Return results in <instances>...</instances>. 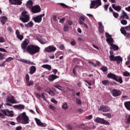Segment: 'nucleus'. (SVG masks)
I'll return each mask as SVG.
<instances>
[{
  "mask_svg": "<svg viewBox=\"0 0 130 130\" xmlns=\"http://www.w3.org/2000/svg\"><path fill=\"white\" fill-rule=\"evenodd\" d=\"M84 82L85 83H86V84H88V86H92V82L91 81H88V80H85Z\"/></svg>",
  "mask_w": 130,
  "mask_h": 130,
  "instance_id": "nucleus-51",
  "label": "nucleus"
},
{
  "mask_svg": "<svg viewBox=\"0 0 130 130\" xmlns=\"http://www.w3.org/2000/svg\"><path fill=\"white\" fill-rule=\"evenodd\" d=\"M64 20H66L64 18L60 19L59 20V23H61V24H63V22L64 21Z\"/></svg>",
  "mask_w": 130,
  "mask_h": 130,
  "instance_id": "nucleus-59",
  "label": "nucleus"
},
{
  "mask_svg": "<svg viewBox=\"0 0 130 130\" xmlns=\"http://www.w3.org/2000/svg\"><path fill=\"white\" fill-rule=\"evenodd\" d=\"M22 0H15V5H22Z\"/></svg>",
  "mask_w": 130,
  "mask_h": 130,
  "instance_id": "nucleus-42",
  "label": "nucleus"
},
{
  "mask_svg": "<svg viewBox=\"0 0 130 130\" xmlns=\"http://www.w3.org/2000/svg\"><path fill=\"white\" fill-rule=\"evenodd\" d=\"M63 31L64 32H69V31H70V27L68 24H66L63 26Z\"/></svg>",
  "mask_w": 130,
  "mask_h": 130,
  "instance_id": "nucleus-36",
  "label": "nucleus"
},
{
  "mask_svg": "<svg viewBox=\"0 0 130 130\" xmlns=\"http://www.w3.org/2000/svg\"><path fill=\"white\" fill-rule=\"evenodd\" d=\"M94 121L95 122H98L99 123H101L102 124H105V125H109L110 123L108 121H106L104 119L101 118L99 117L96 118Z\"/></svg>",
  "mask_w": 130,
  "mask_h": 130,
  "instance_id": "nucleus-9",
  "label": "nucleus"
},
{
  "mask_svg": "<svg viewBox=\"0 0 130 130\" xmlns=\"http://www.w3.org/2000/svg\"><path fill=\"white\" fill-rule=\"evenodd\" d=\"M105 116H107L108 118H111V114L109 113L105 114Z\"/></svg>",
  "mask_w": 130,
  "mask_h": 130,
  "instance_id": "nucleus-60",
  "label": "nucleus"
},
{
  "mask_svg": "<svg viewBox=\"0 0 130 130\" xmlns=\"http://www.w3.org/2000/svg\"><path fill=\"white\" fill-rule=\"evenodd\" d=\"M112 7L115 11H117V12H119L121 10V6L119 5H116L115 4H112Z\"/></svg>",
  "mask_w": 130,
  "mask_h": 130,
  "instance_id": "nucleus-24",
  "label": "nucleus"
},
{
  "mask_svg": "<svg viewBox=\"0 0 130 130\" xmlns=\"http://www.w3.org/2000/svg\"><path fill=\"white\" fill-rule=\"evenodd\" d=\"M107 77L109 79H112L113 80L116 81V82H119L120 84H122V78H121V77H118L115 74L112 73L109 74Z\"/></svg>",
  "mask_w": 130,
  "mask_h": 130,
  "instance_id": "nucleus-6",
  "label": "nucleus"
},
{
  "mask_svg": "<svg viewBox=\"0 0 130 130\" xmlns=\"http://www.w3.org/2000/svg\"><path fill=\"white\" fill-rule=\"evenodd\" d=\"M0 21L3 25H5L6 24V22L8 21V18L6 16H2L0 18Z\"/></svg>",
  "mask_w": 130,
  "mask_h": 130,
  "instance_id": "nucleus-25",
  "label": "nucleus"
},
{
  "mask_svg": "<svg viewBox=\"0 0 130 130\" xmlns=\"http://www.w3.org/2000/svg\"><path fill=\"white\" fill-rule=\"evenodd\" d=\"M17 101L15 100V98H14V96L13 95H9L6 100V105L8 106H12V104H14V103H16Z\"/></svg>",
  "mask_w": 130,
  "mask_h": 130,
  "instance_id": "nucleus-7",
  "label": "nucleus"
},
{
  "mask_svg": "<svg viewBox=\"0 0 130 130\" xmlns=\"http://www.w3.org/2000/svg\"><path fill=\"white\" fill-rule=\"evenodd\" d=\"M49 95H51V96H54L55 95V93H54V92H53V91L51 90L49 92Z\"/></svg>",
  "mask_w": 130,
  "mask_h": 130,
  "instance_id": "nucleus-57",
  "label": "nucleus"
},
{
  "mask_svg": "<svg viewBox=\"0 0 130 130\" xmlns=\"http://www.w3.org/2000/svg\"><path fill=\"white\" fill-rule=\"evenodd\" d=\"M71 44L73 46L76 45V41H75V40H73L71 42Z\"/></svg>",
  "mask_w": 130,
  "mask_h": 130,
  "instance_id": "nucleus-61",
  "label": "nucleus"
},
{
  "mask_svg": "<svg viewBox=\"0 0 130 130\" xmlns=\"http://www.w3.org/2000/svg\"><path fill=\"white\" fill-rule=\"evenodd\" d=\"M26 6L28 9L31 10L32 7H33L32 6H33V1H32L31 0H28L26 2Z\"/></svg>",
  "mask_w": 130,
  "mask_h": 130,
  "instance_id": "nucleus-23",
  "label": "nucleus"
},
{
  "mask_svg": "<svg viewBox=\"0 0 130 130\" xmlns=\"http://www.w3.org/2000/svg\"><path fill=\"white\" fill-rule=\"evenodd\" d=\"M51 102L54 103V104H57V103H58L57 101L55 100V99H51Z\"/></svg>",
  "mask_w": 130,
  "mask_h": 130,
  "instance_id": "nucleus-53",
  "label": "nucleus"
},
{
  "mask_svg": "<svg viewBox=\"0 0 130 130\" xmlns=\"http://www.w3.org/2000/svg\"><path fill=\"white\" fill-rule=\"evenodd\" d=\"M110 56H109V58H110V60H112L113 61H115L116 59V56H114V55H113V51L112 50H110Z\"/></svg>",
  "mask_w": 130,
  "mask_h": 130,
  "instance_id": "nucleus-20",
  "label": "nucleus"
},
{
  "mask_svg": "<svg viewBox=\"0 0 130 130\" xmlns=\"http://www.w3.org/2000/svg\"><path fill=\"white\" fill-rule=\"evenodd\" d=\"M35 119L37 124H38L39 125V126H42V127L46 126V124L41 122V120H40V119H39L37 118H36Z\"/></svg>",
  "mask_w": 130,
  "mask_h": 130,
  "instance_id": "nucleus-17",
  "label": "nucleus"
},
{
  "mask_svg": "<svg viewBox=\"0 0 130 130\" xmlns=\"http://www.w3.org/2000/svg\"><path fill=\"white\" fill-rule=\"evenodd\" d=\"M3 59H5V54L0 52V60H3Z\"/></svg>",
  "mask_w": 130,
  "mask_h": 130,
  "instance_id": "nucleus-44",
  "label": "nucleus"
},
{
  "mask_svg": "<svg viewBox=\"0 0 130 130\" xmlns=\"http://www.w3.org/2000/svg\"><path fill=\"white\" fill-rule=\"evenodd\" d=\"M5 41V38H4L3 37H0V43H4Z\"/></svg>",
  "mask_w": 130,
  "mask_h": 130,
  "instance_id": "nucleus-54",
  "label": "nucleus"
},
{
  "mask_svg": "<svg viewBox=\"0 0 130 130\" xmlns=\"http://www.w3.org/2000/svg\"><path fill=\"white\" fill-rule=\"evenodd\" d=\"M120 18H124V19H128V16H127V14L124 12V11L122 10L121 12V16Z\"/></svg>",
  "mask_w": 130,
  "mask_h": 130,
  "instance_id": "nucleus-29",
  "label": "nucleus"
},
{
  "mask_svg": "<svg viewBox=\"0 0 130 130\" xmlns=\"http://www.w3.org/2000/svg\"><path fill=\"white\" fill-rule=\"evenodd\" d=\"M16 34L17 38L19 39V40H22L24 37L22 35H20V31L19 30H16Z\"/></svg>",
  "mask_w": 130,
  "mask_h": 130,
  "instance_id": "nucleus-28",
  "label": "nucleus"
},
{
  "mask_svg": "<svg viewBox=\"0 0 130 130\" xmlns=\"http://www.w3.org/2000/svg\"><path fill=\"white\" fill-rule=\"evenodd\" d=\"M27 14V11L23 10L21 13V16L20 17V21L23 23H27L30 21V17Z\"/></svg>",
  "mask_w": 130,
  "mask_h": 130,
  "instance_id": "nucleus-5",
  "label": "nucleus"
},
{
  "mask_svg": "<svg viewBox=\"0 0 130 130\" xmlns=\"http://www.w3.org/2000/svg\"><path fill=\"white\" fill-rule=\"evenodd\" d=\"M124 105L125 108L127 109V110H128L129 111H130V101L125 102L124 103Z\"/></svg>",
  "mask_w": 130,
  "mask_h": 130,
  "instance_id": "nucleus-27",
  "label": "nucleus"
},
{
  "mask_svg": "<svg viewBox=\"0 0 130 130\" xmlns=\"http://www.w3.org/2000/svg\"><path fill=\"white\" fill-rule=\"evenodd\" d=\"M9 2L11 5H16V0H9Z\"/></svg>",
  "mask_w": 130,
  "mask_h": 130,
  "instance_id": "nucleus-56",
  "label": "nucleus"
},
{
  "mask_svg": "<svg viewBox=\"0 0 130 130\" xmlns=\"http://www.w3.org/2000/svg\"><path fill=\"white\" fill-rule=\"evenodd\" d=\"M56 50V48L53 46H49L44 50V52H53Z\"/></svg>",
  "mask_w": 130,
  "mask_h": 130,
  "instance_id": "nucleus-14",
  "label": "nucleus"
},
{
  "mask_svg": "<svg viewBox=\"0 0 130 130\" xmlns=\"http://www.w3.org/2000/svg\"><path fill=\"white\" fill-rule=\"evenodd\" d=\"M88 62L90 66H92L93 67H96V64L93 63L92 61H88Z\"/></svg>",
  "mask_w": 130,
  "mask_h": 130,
  "instance_id": "nucleus-58",
  "label": "nucleus"
},
{
  "mask_svg": "<svg viewBox=\"0 0 130 130\" xmlns=\"http://www.w3.org/2000/svg\"><path fill=\"white\" fill-rule=\"evenodd\" d=\"M36 72V67L35 66H31L29 68V73L30 75H33Z\"/></svg>",
  "mask_w": 130,
  "mask_h": 130,
  "instance_id": "nucleus-26",
  "label": "nucleus"
},
{
  "mask_svg": "<svg viewBox=\"0 0 130 130\" xmlns=\"http://www.w3.org/2000/svg\"><path fill=\"white\" fill-rule=\"evenodd\" d=\"M100 109L104 111V112H107V111H110V108L107 106H101Z\"/></svg>",
  "mask_w": 130,
  "mask_h": 130,
  "instance_id": "nucleus-21",
  "label": "nucleus"
},
{
  "mask_svg": "<svg viewBox=\"0 0 130 130\" xmlns=\"http://www.w3.org/2000/svg\"><path fill=\"white\" fill-rule=\"evenodd\" d=\"M86 119H89V120H90V119H92V118H93V115H89L88 116H86L85 117Z\"/></svg>",
  "mask_w": 130,
  "mask_h": 130,
  "instance_id": "nucleus-48",
  "label": "nucleus"
},
{
  "mask_svg": "<svg viewBox=\"0 0 130 130\" xmlns=\"http://www.w3.org/2000/svg\"><path fill=\"white\" fill-rule=\"evenodd\" d=\"M37 40L41 44H45L46 43H47V38L46 37H41L40 36H38L37 37Z\"/></svg>",
  "mask_w": 130,
  "mask_h": 130,
  "instance_id": "nucleus-11",
  "label": "nucleus"
},
{
  "mask_svg": "<svg viewBox=\"0 0 130 130\" xmlns=\"http://www.w3.org/2000/svg\"><path fill=\"white\" fill-rule=\"evenodd\" d=\"M101 71H103L104 73H105V72H107V68L105 67H103L101 68Z\"/></svg>",
  "mask_w": 130,
  "mask_h": 130,
  "instance_id": "nucleus-50",
  "label": "nucleus"
},
{
  "mask_svg": "<svg viewBox=\"0 0 130 130\" xmlns=\"http://www.w3.org/2000/svg\"><path fill=\"white\" fill-rule=\"evenodd\" d=\"M26 84L28 87H31L34 85V81L33 80H30V76L29 74H26L25 75Z\"/></svg>",
  "mask_w": 130,
  "mask_h": 130,
  "instance_id": "nucleus-10",
  "label": "nucleus"
},
{
  "mask_svg": "<svg viewBox=\"0 0 130 130\" xmlns=\"http://www.w3.org/2000/svg\"><path fill=\"white\" fill-rule=\"evenodd\" d=\"M0 51H2V52H8L6 49L2 48H0Z\"/></svg>",
  "mask_w": 130,
  "mask_h": 130,
  "instance_id": "nucleus-64",
  "label": "nucleus"
},
{
  "mask_svg": "<svg viewBox=\"0 0 130 130\" xmlns=\"http://www.w3.org/2000/svg\"><path fill=\"white\" fill-rule=\"evenodd\" d=\"M2 113H0V117L4 118L5 116H9V117H13L14 116V111H10L9 109L3 110H1Z\"/></svg>",
  "mask_w": 130,
  "mask_h": 130,
  "instance_id": "nucleus-4",
  "label": "nucleus"
},
{
  "mask_svg": "<svg viewBox=\"0 0 130 130\" xmlns=\"http://www.w3.org/2000/svg\"><path fill=\"white\" fill-rule=\"evenodd\" d=\"M26 51L29 54L33 55L40 51V48L37 46L28 45L26 47Z\"/></svg>",
  "mask_w": 130,
  "mask_h": 130,
  "instance_id": "nucleus-2",
  "label": "nucleus"
},
{
  "mask_svg": "<svg viewBox=\"0 0 130 130\" xmlns=\"http://www.w3.org/2000/svg\"><path fill=\"white\" fill-rule=\"evenodd\" d=\"M101 5H102L101 0H93L91 3L90 8V9H97Z\"/></svg>",
  "mask_w": 130,
  "mask_h": 130,
  "instance_id": "nucleus-8",
  "label": "nucleus"
},
{
  "mask_svg": "<svg viewBox=\"0 0 130 130\" xmlns=\"http://www.w3.org/2000/svg\"><path fill=\"white\" fill-rule=\"evenodd\" d=\"M125 29L126 31H130V25L129 26L125 27Z\"/></svg>",
  "mask_w": 130,
  "mask_h": 130,
  "instance_id": "nucleus-62",
  "label": "nucleus"
},
{
  "mask_svg": "<svg viewBox=\"0 0 130 130\" xmlns=\"http://www.w3.org/2000/svg\"><path fill=\"white\" fill-rule=\"evenodd\" d=\"M129 75V73L127 72V71H125L123 73V76H124V77H128Z\"/></svg>",
  "mask_w": 130,
  "mask_h": 130,
  "instance_id": "nucleus-45",
  "label": "nucleus"
},
{
  "mask_svg": "<svg viewBox=\"0 0 130 130\" xmlns=\"http://www.w3.org/2000/svg\"><path fill=\"white\" fill-rule=\"evenodd\" d=\"M30 12H31V13H32L33 14H36L37 13H39V12H40L41 11V8L39 6H32L31 7V9H29Z\"/></svg>",
  "mask_w": 130,
  "mask_h": 130,
  "instance_id": "nucleus-12",
  "label": "nucleus"
},
{
  "mask_svg": "<svg viewBox=\"0 0 130 130\" xmlns=\"http://www.w3.org/2000/svg\"><path fill=\"white\" fill-rule=\"evenodd\" d=\"M41 96L42 98L43 99V100H44L45 101H47V100L46 99V98H45V96H44V93H42L41 94Z\"/></svg>",
  "mask_w": 130,
  "mask_h": 130,
  "instance_id": "nucleus-55",
  "label": "nucleus"
},
{
  "mask_svg": "<svg viewBox=\"0 0 130 130\" xmlns=\"http://www.w3.org/2000/svg\"><path fill=\"white\" fill-rule=\"evenodd\" d=\"M106 37L107 38V42L108 44L110 45V49L113 50H118V46L113 44V39L111 38V36L109 34L106 32Z\"/></svg>",
  "mask_w": 130,
  "mask_h": 130,
  "instance_id": "nucleus-3",
  "label": "nucleus"
},
{
  "mask_svg": "<svg viewBox=\"0 0 130 130\" xmlns=\"http://www.w3.org/2000/svg\"><path fill=\"white\" fill-rule=\"evenodd\" d=\"M29 40H25L23 42L21 45V48L23 49V50H25L26 49V48L27 47V45L29 44Z\"/></svg>",
  "mask_w": 130,
  "mask_h": 130,
  "instance_id": "nucleus-16",
  "label": "nucleus"
},
{
  "mask_svg": "<svg viewBox=\"0 0 130 130\" xmlns=\"http://www.w3.org/2000/svg\"><path fill=\"white\" fill-rule=\"evenodd\" d=\"M58 78V76L56 75H51L49 76L48 80L49 81V82H53L54 80L57 79Z\"/></svg>",
  "mask_w": 130,
  "mask_h": 130,
  "instance_id": "nucleus-22",
  "label": "nucleus"
},
{
  "mask_svg": "<svg viewBox=\"0 0 130 130\" xmlns=\"http://www.w3.org/2000/svg\"><path fill=\"white\" fill-rule=\"evenodd\" d=\"M115 61H117V63H120L122 61V57H121L120 56H116Z\"/></svg>",
  "mask_w": 130,
  "mask_h": 130,
  "instance_id": "nucleus-34",
  "label": "nucleus"
},
{
  "mask_svg": "<svg viewBox=\"0 0 130 130\" xmlns=\"http://www.w3.org/2000/svg\"><path fill=\"white\" fill-rule=\"evenodd\" d=\"M60 6L62 7H63L64 9H67L69 8V6L68 5L63 4V3H60Z\"/></svg>",
  "mask_w": 130,
  "mask_h": 130,
  "instance_id": "nucleus-43",
  "label": "nucleus"
},
{
  "mask_svg": "<svg viewBox=\"0 0 130 130\" xmlns=\"http://www.w3.org/2000/svg\"><path fill=\"white\" fill-rule=\"evenodd\" d=\"M34 24L32 22H29L27 24H25L26 28H32V26H34Z\"/></svg>",
  "mask_w": 130,
  "mask_h": 130,
  "instance_id": "nucleus-35",
  "label": "nucleus"
},
{
  "mask_svg": "<svg viewBox=\"0 0 130 130\" xmlns=\"http://www.w3.org/2000/svg\"><path fill=\"white\" fill-rule=\"evenodd\" d=\"M17 122L22 124H27L29 123V116L26 114V112H23L20 114L17 118Z\"/></svg>",
  "mask_w": 130,
  "mask_h": 130,
  "instance_id": "nucleus-1",
  "label": "nucleus"
},
{
  "mask_svg": "<svg viewBox=\"0 0 130 130\" xmlns=\"http://www.w3.org/2000/svg\"><path fill=\"white\" fill-rule=\"evenodd\" d=\"M99 31L102 34L104 33V26L101 22H99Z\"/></svg>",
  "mask_w": 130,
  "mask_h": 130,
  "instance_id": "nucleus-18",
  "label": "nucleus"
},
{
  "mask_svg": "<svg viewBox=\"0 0 130 130\" xmlns=\"http://www.w3.org/2000/svg\"><path fill=\"white\" fill-rule=\"evenodd\" d=\"M44 15H40L35 17H33V20L35 23H41L42 21V17H44Z\"/></svg>",
  "mask_w": 130,
  "mask_h": 130,
  "instance_id": "nucleus-15",
  "label": "nucleus"
},
{
  "mask_svg": "<svg viewBox=\"0 0 130 130\" xmlns=\"http://www.w3.org/2000/svg\"><path fill=\"white\" fill-rule=\"evenodd\" d=\"M125 122L127 123V124H130V114H128L125 116Z\"/></svg>",
  "mask_w": 130,
  "mask_h": 130,
  "instance_id": "nucleus-30",
  "label": "nucleus"
},
{
  "mask_svg": "<svg viewBox=\"0 0 130 130\" xmlns=\"http://www.w3.org/2000/svg\"><path fill=\"white\" fill-rule=\"evenodd\" d=\"M13 107H14V108H18V109H24L25 108V106L20 104L14 105Z\"/></svg>",
  "mask_w": 130,
  "mask_h": 130,
  "instance_id": "nucleus-32",
  "label": "nucleus"
},
{
  "mask_svg": "<svg viewBox=\"0 0 130 130\" xmlns=\"http://www.w3.org/2000/svg\"><path fill=\"white\" fill-rule=\"evenodd\" d=\"M121 24H122V25H127V21L124 19L122 20L121 21Z\"/></svg>",
  "mask_w": 130,
  "mask_h": 130,
  "instance_id": "nucleus-46",
  "label": "nucleus"
},
{
  "mask_svg": "<svg viewBox=\"0 0 130 130\" xmlns=\"http://www.w3.org/2000/svg\"><path fill=\"white\" fill-rule=\"evenodd\" d=\"M14 60V58L12 57H9L5 60V61L3 63V64H5V62H9V61H12V60Z\"/></svg>",
  "mask_w": 130,
  "mask_h": 130,
  "instance_id": "nucleus-37",
  "label": "nucleus"
},
{
  "mask_svg": "<svg viewBox=\"0 0 130 130\" xmlns=\"http://www.w3.org/2000/svg\"><path fill=\"white\" fill-rule=\"evenodd\" d=\"M49 108L51 110H53V111H54V110H55V107L51 105H49Z\"/></svg>",
  "mask_w": 130,
  "mask_h": 130,
  "instance_id": "nucleus-49",
  "label": "nucleus"
},
{
  "mask_svg": "<svg viewBox=\"0 0 130 130\" xmlns=\"http://www.w3.org/2000/svg\"><path fill=\"white\" fill-rule=\"evenodd\" d=\"M18 60L21 62H24L25 63H28V64H31V66H35V63H34L33 62H31V61H29L24 59H18Z\"/></svg>",
  "mask_w": 130,
  "mask_h": 130,
  "instance_id": "nucleus-19",
  "label": "nucleus"
},
{
  "mask_svg": "<svg viewBox=\"0 0 130 130\" xmlns=\"http://www.w3.org/2000/svg\"><path fill=\"white\" fill-rule=\"evenodd\" d=\"M67 24V25H69V26H72V25H73V21H72V20H68Z\"/></svg>",
  "mask_w": 130,
  "mask_h": 130,
  "instance_id": "nucleus-52",
  "label": "nucleus"
},
{
  "mask_svg": "<svg viewBox=\"0 0 130 130\" xmlns=\"http://www.w3.org/2000/svg\"><path fill=\"white\" fill-rule=\"evenodd\" d=\"M54 87H55V88H56L58 90H60V91H64V87L60 86L59 84L54 85Z\"/></svg>",
  "mask_w": 130,
  "mask_h": 130,
  "instance_id": "nucleus-33",
  "label": "nucleus"
},
{
  "mask_svg": "<svg viewBox=\"0 0 130 130\" xmlns=\"http://www.w3.org/2000/svg\"><path fill=\"white\" fill-rule=\"evenodd\" d=\"M125 27H121L120 28V31L122 33V34H123V35H125V34L126 33V31H125Z\"/></svg>",
  "mask_w": 130,
  "mask_h": 130,
  "instance_id": "nucleus-39",
  "label": "nucleus"
},
{
  "mask_svg": "<svg viewBox=\"0 0 130 130\" xmlns=\"http://www.w3.org/2000/svg\"><path fill=\"white\" fill-rule=\"evenodd\" d=\"M102 83L103 85H105V86H106V85H109V81L108 80H103Z\"/></svg>",
  "mask_w": 130,
  "mask_h": 130,
  "instance_id": "nucleus-41",
  "label": "nucleus"
},
{
  "mask_svg": "<svg viewBox=\"0 0 130 130\" xmlns=\"http://www.w3.org/2000/svg\"><path fill=\"white\" fill-rule=\"evenodd\" d=\"M76 103L77 104V105H82V101H81V100H80V99H76Z\"/></svg>",
  "mask_w": 130,
  "mask_h": 130,
  "instance_id": "nucleus-40",
  "label": "nucleus"
},
{
  "mask_svg": "<svg viewBox=\"0 0 130 130\" xmlns=\"http://www.w3.org/2000/svg\"><path fill=\"white\" fill-rule=\"evenodd\" d=\"M113 15L114 17V18H118V16H119L118 13L114 12H113Z\"/></svg>",
  "mask_w": 130,
  "mask_h": 130,
  "instance_id": "nucleus-47",
  "label": "nucleus"
},
{
  "mask_svg": "<svg viewBox=\"0 0 130 130\" xmlns=\"http://www.w3.org/2000/svg\"><path fill=\"white\" fill-rule=\"evenodd\" d=\"M42 68L43 69H46V70H48V71H51V66L49 64H44L42 66Z\"/></svg>",
  "mask_w": 130,
  "mask_h": 130,
  "instance_id": "nucleus-31",
  "label": "nucleus"
},
{
  "mask_svg": "<svg viewBox=\"0 0 130 130\" xmlns=\"http://www.w3.org/2000/svg\"><path fill=\"white\" fill-rule=\"evenodd\" d=\"M61 107L64 110H67V109L69 108V107H68V104L67 103H64V104H63Z\"/></svg>",
  "mask_w": 130,
  "mask_h": 130,
  "instance_id": "nucleus-38",
  "label": "nucleus"
},
{
  "mask_svg": "<svg viewBox=\"0 0 130 130\" xmlns=\"http://www.w3.org/2000/svg\"><path fill=\"white\" fill-rule=\"evenodd\" d=\"M124 36L126 38H129L130 37V34H128V33H127L126 32L125 34V35H124Z\"/></svg>",
  "mask_w": 130,
  "mask_h": 130,
  "instance_id": "nucleus-63",
  "label": "nucleus"
},
{
  "mask_svg": "<svg viewBox=\"0 0 130 130\" xmlns=\"http://www.w3.org/2000/svg\"><path fill=\"white\" fill-rule=\"evenodd\" d=\"M111 92L114 97H117L121 95V91L116 89H113L111 90Z\"/></svg>",
  "mask_w": 130,
  "mask_h": 130,
  "instance_id": "nucleus-13",
  "label": "nucleus"
}]
</instances>
